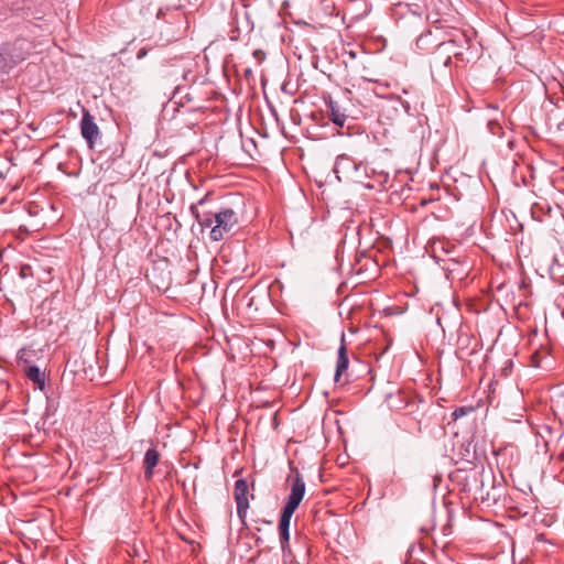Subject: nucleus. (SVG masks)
I'll return each instance as SVG.
<instances>
[{
	"label": "nucleus",
	"mask_w": 564,
	"mask_h": 564,
	"mask_svg": "<svg viewBox=\"0 0 564 564\" xmlns=\"http://www.w3.org/2000/svg\"><path fill=\"white\" fill-rule=\"evenodd\" d=\"M24 375L29 380L34 382L36 387L43 391L45 388V373L35 365H26Z\"/></svg>",
	"instance_id": "9b49d317"
},
{
	"label": "nucleus",
	"mask_w": 564,
	"mask_h": 564,
	"mask_svg": "<svg viewBox=\"0 0 564 564\" xmlns=\"http://www.w3.org/2000/svg\"><path fill=\"white\" fill-rule=\"evenodd\" d=\"M378 175H379L380 177H384V178L387 177V175H384L383 173H379Z\"/></svg>",
	"instance_id": "6ab92c4d"
},
{
	"label": "nucleus",
	"mask_w": 564,
	"mask_h": 564,
	"mask_svg": "<svg viewBox=\"0 0 564 564\" xmlns=\"http://www.w3.org/2000/svg\"><path fill=\"white\" fill-rule=\"evenodd\" d=\"M349 360L347 356V349L344 344V336L341 337V345L338 349V357L336 362V371L334 376V380L337 383H341V376L348 369Z\"/></svg>",
	"instance_id": "6e6552de"
},
{
	"label": "nucleus",
	"mask_w": 564,
	"mask_h": 564,
	"mask_svg": "<svg viewBox=\"0 0 564 564\" xmlns=\"http://www.w3.org/2000/svg\"><path fill=\"white\" fill-rule=\"evenodd\" d=\"M290 494L284 505L279 522V532L281 540V547L285 551V547L290 540V522L293 513L300 506L305 495V482L300 473H295L294 476L290 477Z\"/></svg>",
	"instance_id": "f03ea898"
},
{
	"label": "nucleus",
	"mask_w": 564,
	"mask_h": 564,
	"mask_svg": "<svg viewBox=\"0 0 564 564\" xmlns=\"http://www.w3.org/2000/svg\"><path fill=\"white\" fill-rule=\"evenodd\" d=\"M249 486L245 478H240L235 482L234 497L237 505V514L245 524L249 508Z\"/></svg>",
	"instance_id": "39448f33"
},
{
	"label": "nucleus",
	"mask_w": 564,
	"mask_h": 564,
	"mask_svg": "<svg viewBox=\"0 0 564 564\" xmlns=\"http://www.w3.org/2000/svg\"><path fill=\"white\" fill-rule=\"evenodd\" d=\"M207 198L208 194L196 204H192L189 210L203 228L212 227L210 239L213 241H220L238 226L239 216L238 213L230 207H224L216 212H200L199 207L206 203Z\"/></svg>",
	"instance_id": "f257e3e1"
},
{
	"label": "nucleus",
	"mask_w": 564,
	"mask_h": 564,
	"mask_svg": "<svg viewBox=\"0 0 564 564\" xmlns=\"http://www.w3.org/2000/svg\"><path fill=\"white\" fill-rule=\"evenodd\" d=\"M473 412L471 406H458L452 412V419L453 421H457L458 419L467 415L468 413Z\"/></svg>",
	"instance_id": "4468645a"
},
{
	"label": "nucleus",
	"mask_w": 564,
	"mask_h": 564,
	"mask_svg": "<svg viewBox=\"0 0 564 564\" xmlns=\"http://www.w3.org/2000/svg\"><path fill=\"white\" fill-rule=\"evenodd\" d=\"M3 57H2V54L0 53V63L2 62Z\"/></svg>",
	"instance_id": "aec40b11"
},
{
	"label": "nucleus",
	"mask_w": 564,
	"mask_h": 564,
	"mask_svg": "<svg viewBox=\"0 0 564 564\" xmlns=\"http://www.w3.org/2000/svg\"><path fill=\"white\" fill-rule=\"evenodd\" d=\"M370 177V169L364 161H358L354 176L348 177L347 182L362 184L368 188H373L372 184L366 183V180Z\"/></svg>",
	"instance_id": "1a4fd4ad"
},
{
	"label": "nucleus",
	"mask_w": 564,
	"mask_h": 564,
	"mask_svg": "<svg viewBox=\"0 0 564 564\" xmlns=\"http://www.w3.org/2000/svg\"><path fill=\"white\" fill-rule=\"evenodd\" d=\"M558 129H560V130H562V131H564V120H563L562 122H560V124H558Z\"/></svg>",
	"instance_id": "f3484780"
},
{
	"label": "nucleus",
	"mask_w": 564,
	"mask_h": 564,
	"mask_svg": "<svg viewBox=\"0 0 564 564\" xmlns=\"http://www.w3.org/2000/svg\"><path fill=\"white\" fill-rule=\"evenodd\" d=\"M160 460V453L155 448H149L143 458L144 477L150 480L153 477L154 468Z\"/></svg>",
	"instance_id": "9d476101"
},
{
	"label": "nucleus",
	"mask_w": 564,
	"mask_h": 564,
	"mask_svg": "<svg viewBox=\"0 0 564 564\" xmlns=\"http://www.w3.org/2000/svg\"><path fill=\"white\" fill-rule=\"evenodd\" d=\"M387 403L388 406L394 411L404 410L406 406L410 405V401L401 391H398L395 394H390L387 398Z\"/></svg>",
	"instance_id": "f8f14e48"
},
{
	"label": "nucleus",
	"mask_w": 564,
	"mask_h": 564,
	"mask_svg": "<svg viewBox=\"0 0 564 564\" xmlns=\"http://www.w3.org/2000/svg\"><path fill=\"white\" fill-rule=\"evenodd\" d=\"M423 39H424V36H423V35H422V36H420V37H419V40H417V44H419L420 42H422V41H423Z\"/></svg>",
	"instance_id": "a211bd4d"
},
{
	"label": "nucleus",
	"mask_w": 564,
	"mask_h": 564,
	"mask_svg": "<svg viewBox=\"0 0 564 564\" xmlns=\"http://www.w3.org/2000/svg\"><path fill=\"white\" fill-rule=\"evenodd\" d=\"M328 108H329V118L333 121V123L338 127H344L345 121H346V115L340 111L337 104L334 102L333 100H330L328 104Z\"/></svg>",
	"instance_id": "ddd939ff"
},
{
	"label": "nucleus",
	"mask_w": 564,
	"mask_h": 564,
	"mask_svg": "<svg viewBox=\"0 0 564 564\" xmlns=\"http://www.w3.org/2000/svg\"><path fill=\"white\" fill-rule=\"evenodd\" d=\"M470 46V40L464 32H456L452 39L441 42L435 52L434 64H442L448 67L452 64V58L455 57L457 62L465 63V51Z\"/></svg>",
	"instance_id": "7ed1b4c3"
},
{
	"label": "nucleus",
	"mask_w": 564,
	"mask_h": 564,
	"mask_svg": "<svg viewBox=\"0 0 564 564\" xmlns=\"http://www.w3.org/2000/svg\"><path fill=\"white\" fill-rule=\"evenodd\" d=\"M452 253H455V248L454 246H451L448 242L442 240L433 242L432 256L437 262L443 261V268L447 271L454 270L453 268L449 267V263H458V261L456 260L455 257L452 256Z\"/></svg>",
	"instance_id": "423d86ee"
},
{
	"label": "nucleus",
	"mask_w": 564,
	"mask_h": 564,
	"mask_svg": "<svg viewBox=\"0 0 564 564\" xmlns=\"http://www.w3.org/2000/svg\"><path fill=\"white\" fill-rule=\"evenodd\" d=\"M79 126L82 137L86 140L88 147L93 149L95 142L100 138V130L95 121L94 116L89 112V110L85 108L83 109Z\"/></svg>",
	"instance_id": "20e7f679"
},
{
	"label": "nucleus",
	"mask_w": 564,
	"mask_h": 564,
	"mask_svg": "<svg viewBox=\"0 0 564 564\" xmlns=\"http://www.w3.org/2000/svg\"><path fill=\"white\" fill-rule=\"evenodd\" d=\"M358 161L347 154H340L336 158L334 173L339 181L347 182L348 177L354 176Z\"/></svg>",
	"instance_id": "0eeeda50"
},
{
	"label": "nucleus",
	"mask_w": 564,
	"mask_h": 564,
	"mask_svg": "<svg viewBox=\"0 0 564 564\" xmlns=\"http://www.w3.org/2000/svg\"><path fill=\"white\" fill-rule=\"evenodd\" d=\"M147 53H148L147 48L139 50V52L137 53V58L138 59L143 58L147 55Z\"/></svg>",
	"instance_id": "dca6fc26"
},
{
	"label": "nucleus",
	"mask_w": 564,
	"mask_h": 564,
	"mask_svg": "<svg viewBox=\"0 0 564 564\" xmlns=\"http://www.w3.org/2000/svg\"><path fill=\"white\" fill-rule=\"evenodd\" d=\"M488 129L494 135H500L502 133V127L497 119L488 121Z\"/></svg>",
	"instance_id": "2eb2a0df"
}]
</instances>
